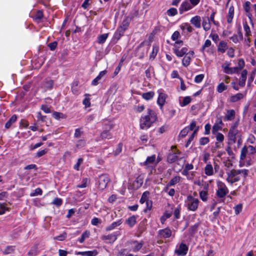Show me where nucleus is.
<instances>
[{"label": "nucleus", "instance_id": "36", "mask_svg": "<svg viewBox=\"0 0 256 256\" xmlns=\"http://www.w3.org/2000/svg\"><path fill=\"white\" fill-rule=\"evenodd\" d=\"M78 254L83 255V256H96L97 255L98 252L96 250L93 251H86L80 252Z\"/></svg>", "mask_w": 256, "mask_h": 256}, {"label": "nucleus", "instance_id": "56", "mask_svg": "<svg viewBox=\"0 0 256 256\" xmlns=\"http://www.w3.org/2000/svg\"><path fill=\"white\" fill-rule=\"evenodd\" d=\"M204 78V75L202 74L197 75L194 78V82L196 83L200 82Z\"/></svg>", "mask_w": 256, "mask_h": 256}, {"label": "nucleus", "instance_id": "1", "mask_svg": "<svg viewBox=\"0 0 256 256\" xmlns=\"http://www.w3.org/2000/svg\"><path fill=\"white\" fill-rule=\"evenodd\" d=\"M157 120L156 112L151 109L147 110V113L141 116L140 120V126L142 130H148Z\"/></svg>", "mask_w": 256, "mask_h": 256}, {"label": "nucleus", "instance_id": "52", "mask_svg": "<svg viewBox=\"0 0 256 256\" xmlns=\"http://www.w3.org/2000/svg\"><path fill=\"white\" fill-rule=\"evenodd\" d=\"M226 89V87L225 86L224 83L222 82L217 87V90L218 92H222L223 91Z\"/></svg>", "mask_w": 256, "mask_h": 256}, {"label": "nucleus", "instance_id": "18", "mask_svg": "<svg viewBox=\"0 0 256 256\" xmlns=\"http://www.w3.org/2000/svg\"><path fill=\"white\" fill-rule=\"evenodd\" d=\"M235 111L234 110H228L224 118L226 120H232L235 116Z\"/></svg>", "mask_w": 256, "mask_h": 256}, {"label": "nucleus", "instance_id": "55", "mask_svg": "<svg viewBox=\"0 0 256 256\" xmlns=\"http://www.w3.org/2000/svg\"><path fill=\"white\" fill-rule=\"evenodd\" d=\"M198 128H196L194 130V132H193V133L190 136V137L189 138L188 140V142H187V144H186V146H188V144H190V142L193 140L194 138V137L195 134H196V133L197 132V131L198 130Z\"/></svg>", "mask_w": 256, "mask_h": 256}, {"label": "nucleus", "instance_id": "50", "mask_svg": "<svg viewBox=\"0 0 256 256\" xmlns=\"http://www.w3.org/2000/svg\"><path fill=\"white\" fill-rule=\"evenodd\" d=\"M210 142V140L208 138L204 137L200 139V144L202 146H204L206 144H208Z\"/></svg>", "mask_w": 256, "mask_h": 256}, {"label": "nucleus", "instance_id": "39", "mask_svg": "<svg viewBox=\"0 0 256 256\" xmlns=\"http://www.w3.org/2000/svg\"><path fill=\"white\" fill-rule=\"evenodd\" d=\"M90 236V232L88 230L85 231L81 236L80 238L78 239V241L80 243H82L86 238H88Z\"/></svg>", "mask_w": 256, "mask_h": 256}, {"label": "nucleus", "instance_id": "30", "mask_svg": "<svg viewBox=\"0 0 256 256\" xmlns=\"http://www.w3.org/2000/svg\"><path fill=\"white\" fill-rule=\"evenodd\" d=\"M132 245L133 250L134 252L139 250L142 246V244L141 242H138L136 241L132 242Z\"/></svg>", "mask_w": 256, "mask_h": 256}, {"label": "nucleus", "instance_id": "63", "mask_svg": "<svg viewBox=\"0 0 256 256\" xmlns=\"http://www.w3.org/2000/svg\"><path fill=\"white\" fill-rule=\"evenodd\" d=\"M211 128V126L209 124H207L204 126V134H209L210 133V130Z\"/></svg>", "mask_w": 256, "mask_h": 256}, {"label": "nucleus", "instance_id": "38", "mask_svg": "<svg viewBox=\"0 0 256 256\" xmlns=\"http://www.w3.org/2000/svg\"><path fill=\"white\" fill-rule=\"evenodd\" d=\"M149 194L148 192H145L142 194V196L140 199V202L141 204H144V202H146V204H148V197Z\"/></svg>", "mask_w": 256, "mask_h": 256}, {"label": "nucleus", "instance_id": "16", "mask_svg": "<svg viewBox=\"0 0 256 256\" xmlns=\"http://www.w3.org/2000/svg\"><path fill=\"white\" fill-rule=\"evenodd\" d=\"M248 72L246 70H242L240 78L238 84L241 86H244L245 84L246 80V75Z\"/></svg>", "mask_w": 256, "mask_h": 256}, {"label": "nucleus", "instance_id": "19", "mask_svg": "<svg viewBox=\"0 0 256 256\" xmlns=\"http://www.w3.org/2000/svg\"><path fill=\"white\" fill-rule=\"evenodd\" d=\"M106 74V70H103L100 72L99 74L92 81V86H96L98 84V81Z\"/></svg>", "mask_w": 256, "mask_h": 256}, {"label": "nucleus", "instance_id": "51", "mask_svg": "<svg viewBox=\"0 0 256 256\" xmlns=\"http://www.w3.org/2000/svg\"><path fill=\"white\" fill-rule=\"evenodd\" d=\"M177 14V10L175 8H170L167 11V14L169 16H174Z\"/></svg>", "mask_w": 256, "mask_h": 256}, {"label": "nucleus", "instance_id": "9", "mask_svg": "<svg viewBox=\"0 0 256 256\" xmlns=\"http://www.w3.org/2000/svg\"><path fill=\"white\" fill-rule=\"evenodd\" d=\"M194 52L193 51H190L185 55L182 60V64L184 66H188L190 64V60L194 56Z\"/></svg>", "mask_w": 256, "mask_h": 256}, {"label": "nucleus", "instance_id": "43", "mask_svg": "<svg viewBox=\"0 0 256 256\" xmlns=\"http://www.w3.org/2000/svg\"><path fill=\"white\" fill-rule=\"evenodd\" d=\"M246 154H248V152L247 148L245 146L243 147L241 150L240 158L242 160H244L246 157Z\"/></svg>", "mask_w": 256, "mask_h": 256}, {"label": "nucleus", "instance_id": "33", "mask_svg": "<svg viewBox=\"0 0 256 256\" xmlns=\"http://www.w3.org/2000/svg\"><path fill=\"white\" fill-rule=\"evenodd\" d=\"M180 28L183 30H186L188 32H191L193 30L192 28L188 23L183 24L180 26Z\"/></svg>", "mask_w": 256, "mask_h": 256}, {"label": "nucleus", "instance_id": "57", "mask_svg": "<svg viewBox=\"0 0 256 256\" xmlns=\"http://www.w3.org/2000/svg\"><path fill=\"white\" fill-rule=\"evenodd\" d=\"M88 182V179L87 178H84L82 180V184L78 185V188H84L87 186V182Z\"/></svg>", "mask_w": 256, "mask_h": 256}, {"label": "nucleus", "instance_id": "40", "mask_svg": "<svg viewBox=\"0 0 256 256\" xmlns=\"http://www.w3.org/2000/svg\"><path fill=\"white\" fill-rule=\"evenodd\" d=\"M236 125L235 124L232 126L228 132V136H235L238 134V130L236 129Z\"/></svg>", "mask_w": 256, "mask_h": 256}, {"label": "nucleus", "instance_id": "2", "mask_svg": "<svg viewBox=\"0 0 256 256\" xmlns=\"http://www.w3.org/2000/svg\"><path fill=\"white\" fill-rule=\"evenodd\" d=\"M248 170H226V174L227 178L226 181L232 184L234 182H238L242 176L246 178L248 174Z\"/></svg>", "mask_w": 256, "mask_h": 256}, {"label": "nucleus", "instance_id": "24", "mask_svg": "<svg viewBox=\"0 0 256 256\" xmlns=\"http://www.w3.org/2000/svg\"><path fill=\"white\" fill-rule=\"evenodd\" d=\"M17 116L16 115H13L10 119L5 124V128H9L12 124L15 122L16 120Z\"/></svg>", "mask_w": 256, "mask_h": 256}, {"label": "nucleus", "instance_id": "34", "mask_svg": "<svg viewBox=\"0 0 256 256\" xmlns=\"http://www.w3.org/2000/svg\"><path fill=\"white\" fill-rule=\"evenodd\" d=\"M192 99L190 96H186L184 98L182 101L180 102L181 106H184L188 104L191 102Z\"/></svg>", "mask_w": 256, "mask_h": 256}, {"label": "nucleus", "instance_id": "32", "mask_svg": "<svg viewBox=\"0 0 256 256\" xmlns=\"http://www.w3.org/2000/svg\"><path fill=\"white\" fill-rule=\"evenodd\" d=\"M159 48L156 45H154L152 46V52L150 54V58L152 59H154L156 57V56L157 54V53L158 51Z\"/></svg>", "mask_w": 256, "mask_h": 256}, {"label": "nucleus", "instance_id": "5", "mask_svg": "<svg viewBox=\"0 0 256 256\" xmlns=\"http://www.w3.org/2000/svg\"><path fill=\"white\" fill-rule=\"evenodd\" d=\"M110 181L108 176L106 174H102L98 178V188L103 190L107 186Z\"/></svg>", "mask_w": 256, "mask_h": 256}, {"label": "nucleus", "instance_id": "3", "mask_svg": "<svg viewBox=\"0 0 256 256\" xmlns=\"http://www.w3.org/2000/svg\"><path fill=\"white\" fill-rule=\"evenodd\" d=\"M199 200L192 196H187L185 200V205L188 210L196 211L198 207Z\"/></svg>", "mask_w": 256, "mask_h": 256}, {"label": "nucleus", "instance_id": "12", "mask_svg": "<svg viewBox=\"0 0 256 256\" xmlns=\"http://www.w3.org/2000/svg\"><path fill=\"white\" fill-rule=\"evenodd\" d=\"M130 20L128 18H126L123 20L121 26L118 28V30L120 33H124V32L128 28L130 24Z\"/></svg>", "mask_w": 256, "mask_h": 256}, {"label": "nucleus", "instance_id": "6", "mask_svg": "<svg viewBox=\"0 0 256 256\" xmlns=\"http://www.w3.org/2000/svg\"><path fill=\"white\" fill-rule=\"evenodd\" d=\"M228 192V190L223 182L218 184V189L216 191V196L220 198H224Z\"/></svg>", "mask_w": 256, "mask_h": 256}, {"label": "nucleus", "instance_id": "15", "mask_svg": "<svg viewBox=\"0 0 256 256\" xmlns=\"http://www.w3.org/2000/svg\"><path fill=\"white\" fill-rule=\"evenodd\" d=\"M166 96L165 94L162 92H160L159 96L158 98L157 103L160 106V108H162L164 104L166 102Z\"/></svg>", "mask_w": 256, "mask_h": 256}, {"label": "nucleus", "instance_id": "54", "mask_svg": "<svg viewBox=\"0 0 256 256\" xmlns=\"http://www.w3.org/2000/svg\"><path fill=\"white\" fill-rule=\"evenodd\" d=\"M246 148L248 154H254L256 152V146L254 147L252 146H249Z\"/></svg>", "mask_w": 256, "mask_h": 256}, {"label": "nucleus", "instance_id": "14", "mask_svg": "<svg viewBox=\"0 0 256 256\" xmlns=\"http://www.w3.org/2000/svg\"><path fill=\"white\" fill-rule=\"evenodd\" d=\"M190 22L193 24L196 28H200L201 26V20L200 17L198 16H196L192 18L190 20Z\"/></svg>", "mask_w": 256, "mask_h": 256}, {"label": "nucleus", "instance_id": "23", "mask_svg": "<svg viewBox=\"0 0 256 256\" xmlns=\"http://www.w3.org/2000/svg\"><path fill=\"white\" fill-rule=\"evenodd\" d=\"M234 8L233 6L230 7L228 10V16L227 18V22L228 23H231L234 17Z\"/></svg>", "mask_w": 256, "mask_h": 256}, {"label": "nucleus", "instance_id": "25", "mask_svg": "<svg viewBox=\"0 0 256 256\" xmlns=\"http://www.w3.org/2000/svg\"><path fill=\"white\" fill-rule=\"evenodd\" d=\"M112 137V134L108 130H104L100 134V138L102 140L110 139Z\"/></svg>", "mask_w": 256, "mask_h": 256}, {"label": "nucleus", "instance_id": "7", "mask_svg": "<svg viewBox=\"0 0 256 256\" xmlns=\"http://www.w3.org/2000/svg\"><path fill=\"white\" fill-rule=\"evenodd\" d=\"M156 155L153 154L150 156H148L146 160L143 162L140 163L141 166H144L146 168H149L152 166V165L154 164H155L156 165L158 162H156Z\"/></svg>", "mask_w": 256, "mask_h": 256}, {"label": "nucleus", "instance_id": "61", "mask_svg": "<svg viewBox=\"0 0 256 256\" xmlns=\"http://www.w3.org/2000/svg\"><path fill=\"white\" fill-rule=\"evenodd\" d=\"M8 196V194L6 192H2L0 193V200H5Z\"/></svg>", "mask_w": 256, "mask_h": 256}, {"label": "nucleus", "instance_id": "17", "mask_svg": "<svg viewBox=\"0 0 256 256\" xmlns=\"http://www.w3.org/2000/svg\"><path fill=\"white\" fill-rule=\"evenodd\" d=\"M246 94L238 93L235 95L232 96L230 98V102H236L245 97Z\"/></svg>", "mask_w": 256, "mask_h": 256}, {"label": "nucleus", "instance_id": "10", "mask_svg": "<svg viewBox=\"0 0 256 256\" xmlns=\"http://www.w3.org/2000/svg\"><path fill=\"white\" fill-rule=\"evenodd\" d=\"M116 232L108 235L102 236V239L104 240H107L108 242L112 243L117 239L118 233Z\"/></svg>", "mask_w": 256, "mask_h": 256}, {"label": "nucleus", "instance_id": "59", "mask_svg": "<svg viewBox=\"0 0 256 256\" xmlns=\"http://www.w3.org/2000/svg\"><path fill=\"white\" fill-rule=\"evenodd\" d=\"M230 71L228 72V74H232L234 73H238L239 72V68L238 67L230 68Z\"/></svg>", "mask_w": 256, "mask_h": 256}, {"label": "nucleus", "instance_id": "42", "mask_svg": "<svg viewBox=\"0 0 256 256\" xmlns=\"http://www.w3.org/2000/svg\"><path fill=\"white\" fill-rule=\"evenodd\" d=\"M244 28L245 32V36L248 37L251 35L250 28L246 22L244 24Z\"/></svg>", "mask_w": 256, "mask_h": 256}, {"label": "nucleus", "instance_id": "58", "mask_svg": "<svg viewBox=\"0 0 256 256\" xmlns=\"http://www.w3.org/2000/svg\"><path fill=\"white\" fill-rule=\"evenodd\" d=\"M52 204L56 206H60L62 204V200L59 198H55L52 202Z\"/></svg>", "mask_w": 256, "mask_h": 256}, {"label": "nucleus", "instance_id": "49", "mask_svg": "<svg viewBox=\"0 0 256 256\" xmlns=\"http://www.w3.org/2000/svg\"><path fill=\"white\" fill-rule=\"evenodd\" d=\"M211 44H212L211 41L209 40H206L205 41L204 44L202 46L201 50L204 52V50H206V48L210 47V46Z\"/></svg>", "mask_w": 256, "mask_h": 256}, {"label": "nucleus", "instance_id": "62", "mask_svg": "<svg viewBox=\"0 0 256 256\" xmlns=\"http://www.w3.org/2000/svg\"><path fill=\"white\" fill-rule=\"evenodd\" d=\"M122 144L120 143L118 144V147L116 148L114 152L115 156H117L122 152Z\"/></svg>", "mask_w": 256, "mask_h": 256}, {"label": "nucleus", "instance_id": "45", "mask_svg": "<svg viewBox=\"0 0 256 256\" xmlns=\"http://www.w3.org/2000/svg\"><path fill=\"white\" fill-rule=\"evenodd\" d=\"M54 82L52 80H48L44 84V87L46 89H50L53 86Z\"/></svg>", "mask_w": 256, "mask_h": 256}, {"label": "nucleus", "instance_id": "37", "mask_svg": "<svg viewBox=\"0 0 256 256\" xmlns=\"http://www.w3.org/2000/svg\"><path fill=\"white\" fill-rule=\"evenodd\" d=\"M14 246H8L6 247L2 253L4 254H8L13 253L14 251Z\"/></svg>", "mask_w": 256, "mask_h": 256}, {"label": "nucleus", "instance_id": "53", "mask_svg": "<svg viewBox=\"0 0 256 256\" xmlns=\"http://www.w3.org/2000/svg\"><path fill=\"white\" fill-rule=\"evenodd\" d=\"M215 134H216V140L218 142H222L224 141V136L222 133L218 132Z\"/></svg>", "mask_w": 256, "mask_h": 256}, {"label": "nucleus", "instance_id": "22", "mask_svg": "<svg viewBox=\"0 0 256 256\" xmlns=\"http://www.w3.org/2000/svg\"><path fill=\"white\" fill-rule=\"evenodd\" d=\"M228 48L227 44L226 42L224 41H221L218 45V50L222 53H224L226 52V50Z\"/></svg>", "mask_w": 256, "mask_h": 256}, {"label": "nucleus", "instance_id": "46", "mask_svg": "<svg viewBox=\"0 0 256 256\" xmlns=\"http://www.w3.org/2000/svg\"><path fill=\"white\" fill-rule=\"evenodd\" d=\"M230 64L228 62H224L222 65V68H223L224 72L228 74V72L230 71Z\"/></svg>", "mask_w": 256, "mask_h": 256}, {"label": "nucleus", "instance_id": "21", "mask_svg": "<svg viewBox=\"0 0 256 256\" xmlns=\"http://www.w3.org/2000/svg\"><path fill=\"white\" fill-rule=\"evenodd\" d=\"M122 224V220H118L116 222H112L110 226H107L106 228V231L112 230L113 229H114V228H116V227L120 226Z\"/></svg>", "mask_w": 256, "mask_h": 256}, {"label": "nucleus", "instance_id": "4", "mask_svg": "<svg viewBox=\"0 0 256 256\" xmlns=\"http://www.w3.org/2000/svg\"><path fill=\"white\" fill-rule=\"evenodd\" d=\"M183 42L181 40H177L174 43L173 48L174 52L178 57H182L188 54V48L186 47L182 48L180 50V48L182 45Z\"/></svg>", "mask_w": 256, "mask_h": 256}, {"label": "nucleus", "instance_id": "8", "mask_svg": "<svg viewBox=\"0 0 256 256\" xmlns=\"http://www.w3.org/2000/svg\"><path fill=\"white\" fill-rule=\"evenodd\" d=\"M188 251V246L184 243H181L178 248L175 250L174 252L178 256H184L186 254Z\"/></svg>", "mask_w": 256, "mask_h": 256}, {"label": "nucleus", "instance_id": "11", "mask_svg": "<svg viewBox=\"0 0 256 256\" xmlns=\"http://www.w3.org/2000/svg\"><path fill=\"white\" fill-rule=\"evenodd\" d=\"M158 236L160 238H166L171 236L172 232L169 228H164L158 230Z\"/></svg>", "mask_w": 256, "mask_h": 256}, {"label": "nucleus", "instance_id": "28", "mask_svg": "<svg viewBox=\"0 0 256 256\" xmlns=\"http://www.w3.org/2000/svg\"><path fill=\"white\" fill-rule=\"evenodd\" d=\"M126 223L130 226L132 227L136 224V217L134 216L128 218Z\"/></svg>", "mask_w": 256, "mask_h": 256}, {"label": "nucleus", "instance_id": "29", "mask_svg": "<svg viewBox=\"0 0 256 256\" xmlns=\"http://www.w3.org/2000/svg\"><path fill=\"white\" fill-rule=\"evenodd\" d=\"M154 96V92H149L144 93L142 95V96L144 100H148L152 98Z\"/></svg>", "mask_w": 256, "mask_h": 256}, {"label": "nucleus", "instance_id": "13", "mask_svg": "<svg viewBox=\"0 0 256 256\" xmlns=\"http://www.w3.org/2000/svg\"><path fill=\"white\" fill-rule=\"evenodd\" d=\"M192 8V6L188 2H183L180 8V12L182 14L184 12L190 10Z\"/></svg>", "mask_w": 256, "mask_h": 256}, {"label": "nucleus", "instance_id": "31", "mask_svg": "<svg viewBox=\"0 0 256 256\" xmlns=\"http://www.w3.org/2000/svg\"><path fill=\"white\" fill-rule=\"evenodd\" d=\"M108 34H104L99 36L98 38V42L100 44H104L108 37Z\"/></svg>", "mask_w": 256, "mask_h": 256}, {"label": "nucleus", "instance_id": "60", "mask_svg": "<svg viewBox=\"0 0 256 256\" xmlns=\"http://www.w3.org/2000/svg\"><path fill=\"white\" fill-rule=\"evenodd\" d=\"M42 190L40 188H37L35 190L34 192L30 194V196H34L38 195H42Z\"/></svg>", "mask_w": 256, "mask_h": 256}, {"label": "nucleus", "instance_id": "41", "mask_svg": "<svg viewBox=\"0 0 256 256\" xmlns=\"http://www.w3.org/2000/svg\"><path fill=\"white\" fill-rule=\"evenodd\" d=\"M6 205V203H0V215L4 214L6 211L9 210V208Z\"/></svg>", "mask_w": 256, "mask_h": 256}, {"label": "nucleus", "instance_id": "47", "mask_svg": "<svg viewBox=\"0 0 256 256\" xmlns=\"http://www.w3.org/2000/svg\"><path fill=\"white\" fill-rule=\"evenodd\" d=\"M189 130L190 128H188V127H186L181 130L179 136L182 138H184L187 135Z\"/></svg>", "mask_w": 256, "mask_h": 256}, {"label": "nucleus", "instance_id": "64", "mask_svg": "<svg viewBox=\"0 0 256 256\" xmlns=\"http://www.w3.org/2000/svg\"><path fill=\"white\" fill-rule=\"evenodd\" d=\"M180 36V32L178 31H176L172 34V39L173 40H176L179 38Z\"/></svg>", "mask_w": 256, "mask_h": 256}, {"label": "nucleus", "instance_id": "35", "mask_svg": "<svg viewBox=\"0 0 256 256\" xmlns=\"http://www.w3.org/2000/svg\"><path fill=\"white\" fill-rule=\"evenodd\" d=\"M207 20H203L202 27L205 31H208L210 28V24L208 18H207Z\"/></svg>", "mask_w": 256, "mask_h": 256}, {"label": "nucleus", "instance_id": "27", "mask_svg": "<svg viewBox=\"0 0 256 256\" xmlns=\"http://www.w3.org/2000/svg\"><path fill=\"white\" fill-rule=\"evenodd\" d=\"M180 178H181L180 176H174L168 183V186H174L180 182Z\"/></svg>", "mask_w": 256, "mask_h": 256}, {"label": "nucleus", "instance_id": "48", "mask_svg": "<svg viewBox=\"0 0 256 256\" xmlns=\"http://www.w3.org/2000/svg\"><path fill=\"white\" fill-rule=\"evenodd\" d=\"M222 128L218 124H215L212 128V134H216L218 133V131Z\"/></svg>", "mask_w": 256, "mask_h": 256}, {"label": "nucleus", "instance_id": "20", "mask_svg": "<svg viewBox=\"0 0 256 256\" xmlns=\"http://www.w3.org/2000/svg\"><path fill=\"white\" fill-rule=\"evenodd\" d=\"M204 172L206 175L210 176L214 174V168L210 164H208L204 168Z\"/></svg>", "mask_w": 256, "mask_h": 256}, {"label": "nucleus", "instance_id": "26", "mask_svg": "<svg viewBox=\"0 0 256 256\" xmlns=\"http://www.w3.org/2000/svg\"><path fill=\"white\" fill-rule=\"evenodd\" d=\"M178 158L177 154L175 152L170 153L168 156L167 160L169 163H172L176 161Z\"/></svg>", "mask_w": 256, "mask_h": 256}, {"label": "nucleus", "instance_id": "44", "mask_svg": "<svg viewBox=\"0 0 256 256\" xmlns=\"http://www.w3.org/2000/svg\"><path fill=\"white\" fill-rule=\"evenodd\" d=\"M208 192L206 190H202L200 192V196L202 201L207 200Z\"/></svg>", "mask_w": 256, "mask_h": 256}]
</instances>
